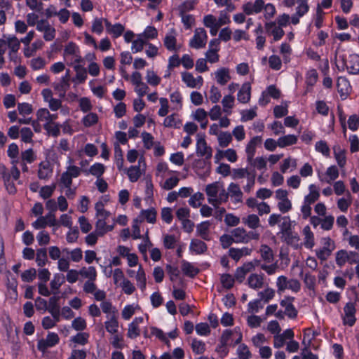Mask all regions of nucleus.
I'll return each instance as SVG.
<instances>
[{
  "mask_svg": "<svg viewBox=\"0 0 359 359\" xmlns=\"http://www.w3.org/2000/svg\"><path fill=\"white\" fill-rule=\"evenodd\" d=\"M205 191L208 197V202L215 208L227 202L226 190L224 185L219 182L206 185Z\"/></svg>",
  "mask_w": 359,
  "mask_h": 359,
  "instance_id": "f257e3e1",
  "label": "nucleus"
},
{
  "mask_svg": "<svg viewBox=\"0 0 359 359\" xmlns=\"http://www.w3.org/2000/svg\"><path fill=\"white\" fill-rule=\"evenodd\" d=\"M63 57L65 60H70L72 66L75 64H81L83 61L80 48L76 43L72 41L65 45L63 51Z\"/></svg>",
  "mask_w": 359,
  "mask_h": 359,
  "instance_id": "f03ea898",
  "label": "nucleus"
},
{
  "mask_svg": "<svg viewBox=\"0 0 359 359\" xmlns=\"http://www.w3.org/2000/svg\"><path fill=\"white\" fill-rule=\"evenodd\" d=\"M67 163L66 170L62 173L60 179L61 183L65 186L72 184V179L79 177L83 171L81 168L74 165L72 158H69Z\"/></svg>",
  "mask_w": 359,
  "mask_h": 359,
  "instance_id": "7ed1b4c3",
  "label": "nucleus"
},
{
  "mask_svg": "<svg viewBox=\"0 0 359 359\" xmlns=\"http://www.w3.org/2000/svg\"><path fill=\"white\" fill-rule=\"evenodd\" d=\"M234 243H248L252 240H258L259 233L252 231H247L244 228L238 227L231 231Z\"/></svg>",
  "mask_w": 359,
  "mask_h": 359,
  "instance_id": "20e7f679",
  "label": "nucleus"
},
{
  "mask_svg": "<svg viewBox=\"0 0 359 359\" xmlns=\"http://www.w3.org/2000/svg\"><path fill=\"white\" fill-rule=\"evenodd\" d=\"M196 154L198 156L204 157V163L207 165L208 172L210 170V160L212 155V148L207 144L203 137H198L196 142Z\"/></svg>",
  "mask_w": 359,
  "mask_h": 359,
  "instance_id": "39448f33",
  "label": "nucleus"
},
{
  "mask_svg": "<svg viewBox=\"0 0 359 359\" xmlns=\"http://www.w3.org/2000/svg\"><path fill=\"white\" fill-rule=\"evenodd\" d=\"M339 57L342 62L343 69L346 68L351 74L359 73V55L358 54L343 55Z\"/></svg>",
  "mask_w": 359,
  "mask_h": 359,
  "instance_id": "423d86ee",
  "label": "nucleus"
},
{
  "mask_svg": "<svg viewBox=\"0 0 359 359\" xmlns=\"http://www.w3.org/2000/svg\"><path fill=\"white\" fill-rule=\"evenodd\" d=\"M208 35L203 28H196L193 37L189 41V46L195 49L204 48L206 45Z\"/></svg>",
  "mask_w": 359,
  "mask_h": 359,
  "instance_id": "0eeeda50",
  "label": "nucleus"
},
{
  "mask_svg": "<svg viewBox=\"0 0 359 359\" xmlns=\"http://www.w3.org/2000/svg\"><path fill=\"white\" fill-rule=\"evenodd\" d=\"M323 247L316 250L317 257L321 261L326 260L335 249V244L333 240L330 237L323 238Z\"/></svg>",
  "mask_w": 359,
  "mask_h": 359,
  "instance_id": "6e6552de",
  "label": "nucleus"
},
{
  "mask_svg": "<svg viewBox=\"0 0 359 359\" xmlns=\"http://www.w3.org/2000/svg\"><path fill=\"white\" fill-rule=\"evenodd\" d=\"M177 33L173 28L166 33L163 39V44L168 50L177 52L180 50L182 45L177 43Z\"/></svg>",
  "mask_w": 359,
  "mask_h": 359,
  "instance_id": "1a4fd4ad",
  "label": "nucleus"
},
{
  "mask_svg": "<svg viewBox=\"0 0 359 359\" xmlns=\"http://www.w3.org/2000/svg\"><path fill=\"white\" fill-rule=\"evenodd\" d=\"M36 29L43 33V39L46 41H50L55 37V29L46 20L37 22Z\"/></svg>",
  "mask_w": 359,
  "mask_h": 359,
  "instance_id": "9d476101",
  "label": "nucleus"
},
{
  "mask_svg": "<svg viewBox=\"0 0 359 359\" xmlns=\"http://www.w3.org/2000/svg\"><path fill=\"white\" fill-rule=\"evenodd\" d=\"M38 122L43 123V128L51 125L57 118V114H51L46 108H40L36 112Z\"/></svg>",
  "mask_w": 359,
  "mask_h": 359,
  "instance_id": "9b49d317",
  "label": "nucleus"
},
{
  "mask_svg": "<svg viewBox=\"0 0 359 359\" xmlns=\"http://www.w3.org/2000/svg\"><path fill=\"white\" fill-rule=\"evenodd\" d=\"M259 263V261L255 260L254 262H248L243 264L241 266L236 269L234 278L239 283H242L246 274L255 269L256 266Z\"/></svg>",
  "mask_w": 359,
  "mask_h": 359,
  "instance_id": "f8f14e48",
  "label": "nucleus"
},
{
  "mask_svg": "<svg viewBox=\"0 0 359 359\" xmlns=\"http://www.w3.org/2000/svg\"><path fill=\"white\" fill-rule=\"evenodd\" d=\"M233 337L236 338V344H239L242 341L243 334L238 327H235L233 330H225L220 337V344L227 345L229 340Z\"/></svg>",
  "mask_w": 359,
  "mask_h": 359,
  "instance_id": "ddd939ff",
  "label": "nucleus"
},
{
  "mask_svg": "<svg viewBox=\"0 0 359 359\" xmlns=\"http://www.w3.org/2000/svg\"><path fill=\"white\" fill-rule=\"evenodd\" d=\"M182 80L187 87L191 88L200 89L203 85V79L201 76L194 77L191 73L187 72L182 73Z\"/></svg>",
  "mask_w": 359,
  "mask_h": 359,
  "instance_id": "4468645a",
  "label": "nucleus"
},
{
  "mask_svg": "<svg viewBox=\"0 0 359 359\" xmlns=\"http://www.w3.org/2000/svg\"><path fill=\"white\" fill-rule=\"evenodd\" d=\"M226 194L227 195V199L230 197L235 204L243 202V193L238 184L234 182L230 183L227 187Z\"/></svg>",
  "mask_w": 359,
  "mask_h": 359,
  "instance_id": "2eb2a0df",
  "label": "nucleus"
},
{
  "mask_svg": "<svg viewBox=\"0 0 359 359\" xmlns=\"http://www.w3.org/2000/svg\"><path fill=\"white\" fill-rule=\"evenodd\" d=\"M263 0H255L254 2L248 1L243 4L242 10L245 15H250L259 13L264 8Z\"/></svg>",
  "mask_w": 359,
  "mask_h": 359,
  "instance_id": "dca6fc26",
  "label": "nucleus"
},
{
  "mask_svg": "<svg viewBox=\"0 0 359 359\" xmlns=\"http://www.w3.org/2000/svg\"><path fill=\"white\" fill-rule=\"evenodd\" d=\"M294 297H285L280 302V305L284 308V313L291 318L294 319L297 316L298 311L293 305Z\"/></svg>",
  "mask_w": 359,
  "mask_h": 359,
  "instance_id": "f3484780",
  "label": "nucleus"
},
{
  "mask_svg": "<svg viewBox=\"0 0 359 359\" xmlns=\"http://www.w3.org/2000/svg\"><path fill=\"white\" fill-rule=\"evenodd\" d=\"M264 28L269 35L273 36L275 41H279L285 34L283 28L278 26L274 21L266 22L264 24Z\"/></svg>",
  "mask_w": 359,
  "mask_h": 359,
  "instance_id": "a211bd4d",
  "label": "nucleus"
},
{
  "mask_svg": "<svg viewBox=\"0 0 359 359\" xmlns=\"http://www.w3.org/2000/svg\"><path fill=\"white\" fill-rule=\"evenodd\" d=\"M339 175V171L336 165L329 166L324 175L318 174V179L321 182H325L327 184H331L335 181Z\"/></svg>",
  "mask_w": 359,
  "mask_h": 359,
  "instance_id": "6ab92c4d",
  "label": "nucleus"
},
{
  "mask_svg": "<svg viewBox=\"0 0 359 359\" xmlns=\"http://www.w3.org/2000/svg\"><path fill=\"white\" fill-rule=\"evenodd\" d=\"M144 318L142 317H136L128 325L127 337L130 339H136L141 334L140 325L143 323Z\"/></svg>",
  "mask_w": 359,
  "mask_h": 359,
  "instance_id": "aec40b11",
  "label": "nucleus"
},
{
  "mask_svg": "<svg viewBox=\"0 0 359 359\" xmlns=\"http://www.w3.org/2000/svg\"><path fill=\"white\" fill-rule=\"evenodd\" d=\"M104 25L106 32L114 39L121 36L125 31V27L122 24L116 23L112 25L107 19H104Z\"/></svg>",
  "mask_w": 359,
  "mask_h": 359,
  "instance_id": "412c9836",
  "label": "nucleus"
},
{
  "mask_svg": "<svg viewBox=\"0 0 359 359\" xmlns=\"http://www.w3.org/2000/svg\"><path fill=\"white\" fill-rule=\"evenodd\" d=\"M248 286L253 290H259L264 285V275L263 273H251L247 280Z\"/></svg>",
  "mask_w": 359,
  "mask_h": 359,
  "instance_id": "4be33fe9",
  "label": "nucleus"
},
{
  "mask_svg": "<svg viewBox=\"0 0 359 359\" xmlns=\"http://www.w3.org/2000/svg\"><path fill=\"white\" fill-rule=\"evenodd\" d=\"M72 67L76 73L74 77L72 79V81L76 84L83 83L88 78L87 69L84 67L81 63L75 64Z\"/></svg>",
  "mask_w": 359,
  "mask_h": 359,
  "instance_id": "5701e85b",
  "label": "nucleus"
},
{
  "mask_svg": "<svg viewBox=\"0 0 359 359\" xmlns=\"http://www.w3.org/2000/svg\"><path fill=\"white\" fill-rule=\"evenodd\" d=\"M262 141V137L255 136L252 137L247 144L245 147V153L247 156V161L252 162L255 154L256 147Z\"/></svg>",
  "mask_w": 359,
  "mask_h": 359,
  "instance_id": "b1692460",
  "label": "nucleus"
},
{
  "mask_svg": "<svg viewBox=\"0 0 359 359\" xmlns=\"http://www.w3.org/2000/svg\"><path fill=\"white\" fill-rule=\"evenodd\" d=\"M211 223L209 221L202 222L197 224L196 234L204 241H209L211 240L210 228Z\"/></svg>",
  "mask_w": 359,
  "mask_h": 359,
  "instance_id": "393cba45",
  "label": "nucleus"
},
{
  "mask_svg": "<svg viewBox=\"0 0 359 359\" xmlns=\"http://www.w3.org/2000/svg\"><path fill=\"white\" fill-rule=\"evenodd\" d=\"M251 98V86L248 82L244 83L237 94V100L239 102L247 104Z\"/></svg>",
  "mask_w": 359,
  "mask_h": 359,
  "instance_id": "a878e982",
  "label": "nucleus"
},
{
  "mask_svg": "<svg viewBox=\"0 0 359 359\" xmlns=\"http://www.w3.org/2000/svg\"><path fill=\"white\" fill-rule=\"evenodd\" d=\"M214 74L217 83L221 86L226 85L231 80L230 71L229 68H219L215 72Z\"/></svg>",
  "mask_w": 359,
  "mask_h": 359,
  "instance_id": "bb28decb",
  "label": "nucleus"
},
{
  "mask_svg": "<svg viewBox=\"0 0 359 359\" xmlns=\"http://www.w3.org/2000/svg\"><path fill=\"white\" fill-rule=\"evenodd\" d=\"M107 320L104 323L106 331L110 334L118 333L119 327L118 316L113 314L110 316H107Z\"/></svg>",
  "mask_w": 359,
  "mask_h": 359,
  "instance_id": "cd10ccee",
  "label": "nucleus"
},
{
  "mask_svg": "<svg viewBox=\"0 0 359 359\" xmlns=\"http://www.w3.org/2000/svg\"><path fill=\"white\" fill-rule=\"evenodd\" d=\"M208 250V246L203 241L194 238L191 239L189 245V251L195 255L204 254Z\"/></svg>",
  "mask_w": 359,
  "mask_h": 359,
  "instance_id": "c85d7f7f",
  "label": "nucleus"
},
{
  "mask_svg": "<svg viewBox=\"0 0 359 359\" xmlns=\"http://www.w3.org/2000/svg\"><path fill=\"white\" fill-rule=\"evenodd\" d=\"M344 323L349 326L353 325L355 322V309L352 303H347L344 309Z\"/></svg>",
  "mask_w": 359,
  "mask_h": 359,
  "instance_id": "c756f323",
  "label": "nucleus"
},
{
  "mask_svg": "<svg viewBox=\"0 0 359 359\" xmlns=\"http://www.w3.org/2000/svg\"><path fill=\"white\" fill-rule=\"evenodd\" d=\"M283 238L285 242L296 250L301 248L302 246L299 236L295 232H292V231H287L285 234L283 235Z\"/></svg>",
  "mask_w": 359,
  "mask_h": 359,
  "instance_id": "7c9ffc66",
  "label": "nucleus"
},
{
  "mask_svg": "<svg viewBox=\"0 0 359 359\" xmlns=\"http://www.w3.org/2000/svg\"><path fill=\"white\" fill-rule=\"evenodd\" d=\"M134 278L136 280V285L137 287L140 288L141 292H144L147 287V277L145 271L142 265H139Z\"/></svg>",
  "mask_w": 359,
  "mask_h": 359,
  "instance_id": "2f4dec72",
  "label": "nucleus"
},
{
  "mask_svg": "<svg viewBox=\"0 0 359 359\" xmlns=\"http://www.w3.org/2000/svg\"><path fill=\"white\" fill-rule=\"evenodd\" d=\"M302 235L304 236V243L302 245H304L306 248L312 249L315 245V237L309 226L304 227Z\"/></svg>",
  "mask_w": 359,
  "mask_h": 359,
  "instance_id": "473e14b6",
  "label": "nucleus"
},
{
  "mask_svg": "<svg viewBox=\"0 0 359 359\" xmlns=\"http://www.w3.org/2000/svg\"><path fill=\"white\" fill-rule=\"evenodd\" d=\"M53 175V168L48 161H43L39 165L38 177L41 180H48Z\"/></svg>",
  "mask_w": 359,
  "mask_h": 359,
  "instance_id": "72a5a7b5",
  "label": "nucleus"
},
{
  "mask_svg": "<svg viewBox=\"0 0 359 359\" xmlns=\"http://www.w3.org/2000/svg\"><path fill=\"white\" fill-rule=\"evenodd\" d=\"M309 193L304 196V203L311 205L319 199L320 192L318 188L314 184L309 186Z\"/></svg>",
  "mask_w": 359,
  "mask_h": 359,
  "instance_id": "f704fd0d",
  "label": "nucleus"
},
{
  "mask_svg": "<svg viewBox=\"0 0 359 359\" xmlns=\"http://www.w3.org/2000/svg\"><path fill=\"white\" fill-rule=\"evenodd\" d=\"M43 41L41 39H38L33 42L31 46H25L23 49L25 57L29 58L33 56L37 50L43 48Z\"/></svg>",
  "mask_w": 359,
  "mask_h": 359,
  "instance_id": "c9c22d12",
  "label": "nucleus"
},
{
  "mask_svg": "<svg viewBox=\"0 0 359 359\" xmlns=\"http://www.w3.org/2000/svg\"><path fill=\"white\" fill-rule=\"evenodd\" d=\"M177 171L169 169L168 165L165 162L160 161L156 165V176L163 180L167 175L177 174Z\"/></svg>",
  "mask_w": 359,
  "mask_h": 359,
  "instance_id": "e433bc0d",
  "label": "nucleus"
},
{
  "mask_svg": "<svg viewBox=\"0 0 359 359\" xmlns=\"http://www.w3.org/2000/svg\"><path fill=\"white\" fill-rule=\"evenodd\" d=\"M251 252L252 250L247 247H243L242 248H231L229 250V256L236 262H238L243 256L250 255Z\"/></svg>",
  "mask_w": 359,
  "mask_h": 359,
  "instance_id": "4c0bfd02",
  "label": "nucleus"
},
{
  "mask_svg": "<svg viewBox=\"0 0 359 359\" xmlns=\"http://www.w3.org/2000/svg\"><path fill=\"white\" fill-rule=\"evenodd\" d=\"M53 88L59 93L60 97L65 96L66 92L69 90L70 83L66 78H61L58 82L53 83Z\"/></svg>",
  "mask_w": 359,
  "mask_h": 359,
  "instance_id": "58836bf2",
  "label": "nucleus"
},
{
  "mask_svg": "<svg viewBox=\"0 0 359 359\" xmlns=\"http://www.w3.org/2000/svg\"><path fill=\"white\" fill-rule=\"evenodd\" d=\"M156 215L157 212L156 210L153 208H151L147 210H143L140 212V222L146 220L147 222L151 224H154L156 221Z\"/></svg>",
  "mask_w": 359,
  "mask_h": 359,
  "instance_id": "ea45409f",
  "label": "nucleus"
},
{
  "mask_svg": "<svg viewBox=\"0 0 359 359\" xmlns=\"http://www.w3.org/2000/svg\"><path fill=\"white\" fill-rule=\"evenodd\" d=\"M182 125V121L176 114L168 116L163 121V126L166 128H180Z\"/></svg>",
  "mask_w": 359,
  "mask_h": 359,
  "instance_id": "a19ab883",
  "label": "nucleus"
},
{
  "mask_svg": "<svg viewBox=\"0 0 359 359\" xmlns=\"http://www.w3.org/2000/svg\"><path fill=\"white\" fill-rule=\"evenodd\" d=\"M180 182L178 172L177 174L169 175V177L164 182H161V187L163 189L169 191L177 186Z\"/></svg>",
  "mask_w": 359,
  "mask_h": 359,
  "instance_id": "79ce46f5",
  "label": "nucleus"
},
{
  "mask_svg": "<svg viewBox=\"0 0 359 359\" xmlns=\"http://www.w3.org/2000/svg\"><path fill=\"white\" fill-rule=\"evenodd\" d=\"M242 222L252 229H255L260 226V219L259 216L255 214H250L242 218Z\"/></svg>",
  "mask_w": 359,
  "mask_h": 359,
  "instance_id": "37998d69",
  "label": "nucleus"
},
{
  "mask_svg": "<svg viewBox=\"0 0 359 359\" xmlns=\"http://www.w3.org/2000/svg\"><path fill=\"white\" fill-rule=\"evenodd\" d=\"M337 87L341 96L346 97L351 90V86L348 81L345 77H339L337 80Z\"/></svg>",
  "mask_w": 359,
  "mask_h": 359,
  "instance_id": "c03bdc74",
  "label": "nucleus"
},
{
  "mask_svg": "<svg viewBox=\"0 0 359 359\" xmlns=\"http://www.w3.org/2000/svg\"><path fill=\"white\" fill-rule=\"evenodd\" d=\"M351 204L352 197L349 191H347V196L346 197L340 198L337 201V208L342 212H346Z\"/></svg>",
  "mask_w": 359,
  "mask_h": 359,
  "instance_id": "a18cd8bd",
  "label": "nucleus"
},
{
  "mask_svg": "<svg viewBox=\"0 0 359 359\" xmlns=\"http://www.w3.org/2000/svg\"><path fill=\"white\" fill-rule=\"evenodd\" d=\"M260 256L263 261L266 263H271L273 261L274 255L272 249L265 244H262L259 248Z\"/></svg>",
  "mask_w": 359,
  "mask_h": 359,
  "instance_id": "49530a36",
  "label": "nucleus"
},
{
  "mask_svg": "<svg viewBox=\"0 0 359 359\" xmlns=\"http://www.w3.org/2000/svg\"><path fill=\"white\" fill-rule=\"evenodd\" d=\"M334 156L339 167L344 168L346 164V151L339 147H334Z\"/></svg>",
  "mask_w": 359,
  "mask_h": 359,
  "instance_id": "de8ad7c7",
  "label": "nucleus"
},
{
  "mask_svg": "<svg viewBox=\"0 0 359 359\" xmlns=\"http://www.w3.org/2000/svg\"><path fill=\"white\" fill-rule=\"evenodd\" d=\"M235 98L231 95H226L224 96L222 100V104L223 107V111L227 115H230L232 113V109L234 106Z\"/></svg>",
  "mask_w": 359,
  "mask_h": 359,
  "instance_id": "09e8293b",
  "label": "nucleus"
},
{
  "mask_svg": "<svg viewBox=\"0 0 359 359\" xmlns=\"http://www.w3.org/2000/svg\"><path fill=\"white\" fill-rule=\"evenodd\" d=\"M59 297H52L48 300V311L53 317L57 318L60 316V305L58 304Z\"/></svg>",
  "mask_w": 359,
  "mask_h": 359,
  "instance_id": "8fccbe9b",
  "label": "nucleus"
},
{
  "mask_svg": "<svg viewBox=\"0 0 359 359\" xmlns=\"http://www.w3.org/2000/svg\"><path fill=\"white\" fill-rule=\"evenodd\" d=\"M114 229L113 225H107L106 220L97 219L95 223V230L96 233L100 236H104L109 231H112Z\"/></svg>",
  "mask_w": 359,
  "mask_h": 359,
  "instance_id": "3c124183",
  "label": "nucleus"
},
{
  "mask_svg": "<svg viewBox=\"0 0 359 359\" xmlns=\"http://www.w3.org/2000/svg\"><path fill=\"white\" fill-rule=\"evenodd\" d=\"M79 275L83 278L88 279V280H96L97 279V271L94 266L82 267L79 270Z\"/></svg>",
  "mask_w": 359,
  "mask_h": 359,
  "instance_id": "603ef678",
  "label": "nucleus"
},
{
  "mask_svg": "<svg viewBox=\"0 0 359 359\" xmlns=\"http://www.w3.org/2000/svg\"><path fill=\"white\" fill-rule=\"evenodd\" d=\"M181 269L182 272L189 277H194L199 272L198 268L194 266L191 263L185 260L182 262Z\"/></svg>",
  "mask_w": 359,
  "mask_h": 359,
  "instance_id": "864d4df0",
  "label": "nucleus"
},
{
  "mask_svg": "<svg viewBox=\"0 0 359 359\" xmlns=\"http://www.w3.org/2000/svg\"><path fill=\"white\" fill-rule=\"evenodd\" d=\"M297 136L294 135H287L278 138V147L284 148L288 146L294 145L297 142Z\"/></svg>",
  "mask_w": 359,
  "mask_h": 359,
  "instance_id": "5fc2aeb1",
  "label": "nucleus"
},
{
  "mask_svg": "<svg viewBox=\"0 0 359 359\" xmlns=\"http://www.w3.org/2000/svg\"><path fill=\"white\" fill-rule=\"evenodd\" d=\"M191 348L192 351L196 355H201L204 353L206 350L205 343L196 338L191 339Z\"/></svg>",
  "mask_w": 359,
  "mask_h": 359,
  "instance_id": "6e6d98bb",
  "label": "nucleus"
},
{
  "mask_svg": "<svg viewBox=\"0 0 359 359\" xmlns=\"http://www.w3.org/2000/svg\"><path fill=\"white\" fill-rule=\"evenodd\" d=\"M6 46L8 48V51L18 52L20 48V40L15 36H8L6 39Z\"/></svg>",
  "mask_w": 359,
  "mask_h": 359,
  "instance_id": "4d7b16f0",
  "label": "nucleus"
},
{
  "mask_svg": "<svg viewBox=\"0 0 359 359\" xmlns=\"http://www.w3.org/2000/svg\"><path fill=\"white\" fill-rule=\"evenodd\" d=\"M140 163L141 159L139 160L138 166H131L127 170V175L131 182H137L142 175V172L140 170Z\"/></svg>",
  "mask_w": 359,
  "mask_h": 359,
  "instance_id": "13d9d810",
  "label": "nucleus"
},
{
  "mask_svg": "<svg viewBox=\"0 0 359 359\" xmlns=\"http://www.w3.org/2000/svg\"><path fill=\"white\" fill-rule=\"evenodd\" d=\"M146 80L147 84L151 86H157L160 84L161 81V77H159L157 74L151 69H147L146 72Z\"/></svg>",
  "mask_w": 359,
  "mask_h": 359,
  "instance_id": "bf43d9fd",
  "label": "nucleus"
},
{
  "mask_svg": "<svg viewBox=\"0 0 359 359\" xmlns=\"http://www.w3.org/2000/svg\"><path fill=\"white\" fill-rule=\"evenodd\" d=\"M114 159L118 169L121 170L123 168L124 160L123 151L118 143L114 144Z\"/></svg>",
  "mask_w": 359,
  "mask_h": 359,
  "instance_id": "052dcab7",
  "label": "nucleus"
},
{
  "mask_svg": "<svg viewBox=\"0 0 359 359\" xmlns=\"http://www.w3.org/2000/svg\"><path fill=\"white\" fill-rule=\"evenodd\" d=\"M145 41L154 39L158 36V31L153 26H147L144 32L139 34Z\"/></svg>",
  "mask_w": 359,
  "mask_h": 359,
  "instance_id": "680f3d73",
  "label": "nucleus"
},
{
  "mask_svg": "<svg viewBox=\"0 0 359 359\" xmlns=\"http://www.w3.org/2000/svg\"><path fill=\"white\" fill-rule=\"evenodd\" d=\"M232 135L229 132H220L217 137L218 144L222 148L228 147L232 142Z\"/></svg>",
  "mask_w": 359,
  "mask_h": 359,
  "instance_id": "e2e57ef3",
  "label": "nucleus"
},
{
  "mask_svg": "<svg viewBox=\"0 0 359 359\" xmlns=\"http://www.w3.org/2000/svg\"><path fill=\"white\" fill-rule=\"evenodd\" d=\"M295 3H297V6L295 8L296 14L299 16H304L306 15L309 11V6L308 4V0H296Z\"/></svg>",
  "mask_w": 359,
  "mask_h": 359,
  "instance_id": "0e129e2a",
  "label": "nucleus"
},
{
  "mask_svg": "<svg viewBox=\"0 0 359 359\" xmlns=\"http://www.w3.org/2000/svg\"><path fill=\"white\" fill-rule=\"evenodd\" d=\"M65 283V276L62 274H55L53 280L50 281V287L54 293H56L60 286Z\"/></svg>",
  "mask_w": 359,
  "mask_h": 359,
  "instance_id": "69168bd1",
  "label": "nucleus"
},
{
  "mask_svg": "<svg viewBox=\"0 0 359 359\" xmlns=\"http://www.w3.org/2000/svg\"><path fill=\"white\" fill-rule=\"evenodd\" d=\"M275 290L271 287H266L258 293L259 299L264 303L269 302L275 297Z\"/></svg>",
  "mask_w": 359,
  "mask_h": 359,
  "instance_id": "338daca9",
  "label": "nucleus"
},
{
  "mask_svg": "<svg viewBox=\"0 0 359 359\" xmlns=\"http://www.w3.org/2000/svg\"><path fill=\"white\" fill-rule=\"evenodd\" d=\"M139 308L138 305L135 304H128L125 306L121 311L122 318L126 320H129Z\"/></svg>",
  "mask_w": 359,
  "mask_h": 359,
  "instance_id": "774afa93",
  "label": "nucleus"
}]
</instances>
